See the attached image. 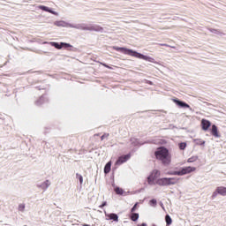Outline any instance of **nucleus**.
Returning <instances> with one entry per match:
<instances>
[{
  "label": "nucleus",
  "mask_w": 226,
  "mask_h": 226,
  "mask_svg": "<svg viewBox=\"0 0 226 226\" xmlns=\"http://www.w3.org/2000/svg\"><path fill=\"white\" fill-rule=\"evenodd\" d=\"M102 66H104L105 68H108L109 70H112V67L107 65V64H102Z\"/></svg>",
  "instance_id": "nucleus-26"
},
{
  "label": "nucleus",
  "mask_w": 226,
  "mask_h": 226,
  "mask_svg": "<svg viewBox=\"0 0 226 226\" xmlns=\"http://www.w3.org/2000/svg\"><path fill=\"white\" fill-rule=\"evenodd\" d=\"M115 192L117 193V195H123V193H124V190H123L119 187H116L115 188Z\"/></svg>",
  "instance_id": "nucleus-17"
},
{
  "label": "nucleus",
  "mask_w": 226,
  "mask_h": 226,
  "mask_svg": "<svg viewBox=\"0 0 226 226\" xmlns=\"http://www.w3.org/2000/svg\"><path fill=\"white\" fill-rule=\"evenodd\" d=\"M25 208H26V205H25V204H20V205L19 206V211H24Z\"/></svg>",
  "instance_id": "nucleus-24"
},
{
  "label": "nucleus",
  "mask_w": 226,
  "mask_h": 226,
  "mask_svg": "<svg viewBox=\"0 0 226 226\" xmlns=\"http://www.w3.org/2000/svg\"><path fill=\"white\" fill-rule=\"evenodd\" d=\"M139 203H135V205L132 207V208L131 209V213H135V211H137Z\"/></svg>",
  "instance_id": "nucleus-22"
},
{
  "label": "nucleus",
  "mask_w": 226,
  "mask_h": 226,
  "mask_svg": "<svg viewBox=\"0 0 226 226\" xmlns=\"http://www.w3.org/2000/svg\"><path fill=\"white\" fill-rule=\"evenodd\" d=\"M174 103H177L178 107H182L183 109H190V106L186 102H183L177 99L173 100Z\"/></svg>",
  "instance_id": "nucleus-9"
},
{
  "label": "nucleus",
  "mask_w": 226,
  "mask_h": 226,
  "mask_svg": "<svg viewBox=\"0 0 226 226\" xmlns=\"http://www.w3.org/2000/svg\"><path fill=\"white\" fill-rule=\"evenodd\" d=\"M110 134L109 133H104L102 137H101V139L102 140H105V139H109Z\"/></svg>",
  "instance_id": "nucleus-23"
},
{
  "label": "nucleus",
  "mask_w": 226,
  "mask_h": 226,
  "mask_svg": "<svg viewBox=\"0 0 226 226\" xmlns=\"http://www.w3.org/2000/svg\"><path fill=\"white\" fill-rule=\"evenodd\" d=\"M82 226H91V225L84 223L82 224Z\"/></svg>",
  "instance_id": "nucleus-31"
},
{
  "label": "nucleus",
  "mask_w": 226,
  "mask_h": 226,
  "mask_svg": "<svg viewBox=\"0 0 226 226\" xmlns=\"http://www.w3.org/2000/svg\"><path fill=\"white\" fill-rule=\"evenodd\" d=\"M113 50L117 52H122V54H125V56H131L132 57H137V59H143V61H148V63H154V58L147 56L146 55L140 54L133 49H130L127 48H121L117 46L112 47Z\"/></svg>",
  "instance_id": "nucleus-1"
},
{
  "label": "nucleus",
  "mask_w": 226,
  "mask_h": 226,
  "mask_svg": "<svg viewBox=\"0 0 226 226\" xmlns=\"http://www.w3.org/2000/svg\"><path fill=\"white\" fill-rule=\"evenodd\" d=\"M105 206H107V201H104L99 207H105Z\"/></svg>",
  "instance_id": "nucleus-28"
},
{
  "label": "nucleus",
  "mask_w": 226,
  "mask_h": 226,
  "mask_svg": "<svg viewBox=\"0 0 226 226\" xmlns=\"http://www.w3.org/2000/svg\"><path fill=\"white\" fill-rule=\"evenodd\" d=\"M109 220H113V222H119V216L117 214H109L108 215Z\"/></svg>",
  "instance_id": "nucleus-12"
},
{
  "label": "nucleus",
  "mask_w": 226,
  "mask_h": 226,
  "mask_svg": "<svg viewBox=\"0 0 226 226\" xmlns=\"http://www.w3.org/2000/svg\"><path fill=\"white\" fill-rule=\"evenodd\" d=\"M199 160L198 156H192L187 160V163H193Z\"/></svg>",
  "instance_id": "nucleus-16"
},
{
  "label": "nucleus",
  "mask_w": 226,
  "mask_h": 226,
  "mask_svg": "<svg viewBox=\"0 0 226 226\" xmlns=\"http://www.w3.org/2000/svg\"><path fill=\"white\" fill-rule=\"evenodd\" d=\"M160 47H170L169 44L160 43Z\"/></svg>",
  "instance_id": "nucleus-27"
},
{
  "label": "nucleus",
  "mask_w": 226,
  "mask_h": 226,
  "mask_svg": "<svg viewBox=\"0 0 226 226\" xmlns=\"http://www.w3.org/2000/svg\"><path fill=\"white\" fill-rule=\"evenodd\" d=\"M194 142H196V144H198L199 146H204V144H206V141L202 139H194Z\"/></svg>",
  "instance_id": "nucleus-20"
},
{
  "label": "nucleus",
  "mask_w": 226,
  "mask_h": 226,
  "mask_svg": "<svg viewBox=\"0 0 226 226\" xmlns=\"http://www.w3.org/2000/svg\"><path fill=\"white\" fill-rule=\"evenodd\" d=\"M76 177H77V179L79 180L80 185H82V183H84V177H82V175L77 173Z\"/></svg>",
  "instance_id": "nucleus-19"
},
{
  "label": "nucleus",
  "mask_w": 226,
  "mask_h": 226,
  "mask_svg": "<svg viewBox=\"0 0 226 226\" xmlns=\"http://www.w3.org/2000/svg\"><path fill=\"white\" fill-rule=\"evenodd\" d=\"M197 170L196 167L193 166H186L181 168L178 171H170L168 172L169 176H186L187 174H192V172H195Z\"/></svg>",
  "instance_id": "nucleus-3"
},
{
  "label": "nucleus",
  "mask_w": 226,
  "mask_h": 226,
  "mask_svg": "<svg viewBox=\"0 0 226 226\" xmlns=\"http://www.w3.org/2000/svg\"><path fill=\"white\" fill-rule=\"evenodd\" d=\"M131 154H128L126 155H122L120 156L117 161L116 162V165H123V163H126V162H128V160L131 158Z\"/></svg>",
  "instance_id": "nucleus-6"
},
{
  "label": "nucleus",
  "mask_w": 226,
  "mask_h": 226,
  "mask_svg": "<svg viewBox=\"0 0 226 226\" xmlns=\"http://www.w3.org/2000/svg\"><path fill=\"white\" fill-rule=\"evenodd\" d=\"M211 133H212L213 137L219 139L220 132H218V127H216V125H215V124L212 125Z\"/></svg>",
  "instance_id": "nucleus-10"
},
{
  "label": "nucleus",
  "mask_w": 226,
  "mask_h": 226,
  "mask_svg": "<svg viewBox=\"0 0 226 226\" xmlns=\"http://www.w3.org/2000/svg\"><path fill=\"white\" fill-rule=\"evenodd\" d=\"M162 173L158 170H154L150 176L147 177L148 185H154V180L158 179Z\"/></svg>",
  "instance_id": "nucleus-5"
},
{
  "label": "nucleus",
  "mask_w": 226,
  "mask_h": 226,
  "mask_svg": "<svg viewBox=\"0 0 226 226\" xmlns=\"http://www.w3.org/2000/svg\"><path fill=\"white\" fill-rule=\"evenodd\" d=\"M95 31H103V27H100L99 29H95Z\"/></svg>",
  "instance_id": "nucleus-30"
},
{
  "label": "nucleus",
  "mask_w": 226,
  "mask_h": 226,
  "mask_svg": "<svg viewBox=\"0 0 226 226\" xmlns=\"http://www.w3.org/2000/svg\"><path fill=\"white\" fill-rule=\"evenodd\" d=\"M211 127V122L209 120L202 119L201 120V128L204 132H207Z\"/></svg>",
  "instance_id": "nucleus-8"
},
{
  "label": "nucleus",
  "mask_w": 226,
  "mask_h": 226,
  "mask_svg": "<svg viewBox=\"0 0 226 226\" xmlns=\"http://www.w3.org/2000/svg\"><path fill=\"white\" fill-rule=\"evenodd\" d=\"M155 157L157 160H160L163 165H170L171 162V156L170 154L169 153V149L162 147L157 149L154 153Z\"/></svg>",
  "instance_id": "nucleus-2"
},
{
  "label": "nucleus",
  "mask_w": 226,
  "mask_h": 226,
  "mask_svg": "<svg viewBox=\"0 0 226 226\" xmlns=\"http://www.w3.org/2000/svg\"><path fill=\"white\" fill-rule=\"evenodd\" d=\"M39 8H40V10H42L43 11H50V10H49V7H47L45 5H40Z\"/></svg>",
  "instance_id": "nucleus-21"
},
{
  "label": "nucleus",
  "mask_w": 226,
  "mask_h": 226,
  "mask_svg": "<svg viewBox=\"0 0 226 226\" xmlns=\"http://www.w3.org/2000/svg\"><path fill=\"white\" fill-rule=\"evenodd\" d=\"M216 195H218V192L215 191V192H213L212 197L215 198L216 197Z\"/></svg>",
  "instance_id": "nucleus-29"
},
{
  "label": "nucleus",
  "mask_w": 226,
  "mask_h": 226,
  "mask_svg": "<svg viewBox=\"0 0 226 226\" xmlns=\"http://www.w3.org/2000/svg\"><path fill=\"white\" fill-rule=\"evenodd\" d=\"M50 45L52 47H55V49H61L63 47H65L68 49V47H72V45L66 43V42H61L60 44L58 42H50Z\"/></svg>",
  "instance_id": "nucleus-7"
},
{
  "label": "nucleus",
  "mask_w": 226,
  "mask_h": 226,
  "mask_svg": "<svg viewBox=\"0 0 226 226\" xmlns=\"http://www.w3.org/2000/svg\"><path fill=\"white\" fill-rule=\"evenodd\" d=\"M130 219L132 220V222H137V220H139V214L132 212Z\"/></svg>",
  "instance_id": "nucleus-14"
},
{
  "label": "nucleus",
  "mask_w": 226,
  "mask_h": 226,
  "mask_svg": "<svg viewBox=\"0 0 226 226\" xmlns=\"http://www.w3.org/2000/svg\"><path fill=\"white\" fill-rule=\"evenodd\" d=\"M165 222H166V225H172V218H170V215H167L165 216Z\"/></svg>",
  "instance_id": "nucleus-15"
},
{
  "label": "nucleus",
  "mask_w": 226,
  "mask_h": 226,
  "mask_svg": "<svg viewBox=\"0 0 226 226\" xmlns=\"http://www.w3.org/2000/svg\"><path fill=\"white\" fill-rule=\"evenodd\" d=\"M150 204H151L152 206H156V200H150Z\"/></svg>",
  "instance_id": "nucleus-25"
},
{
  "label": "nucleus",
  "mask_w": 226,
  "mask_h": 226,
  "mask_svg": "<svg viewBox=\"0 0 226 226\" xmlns=\"http://www.w3.org/2000/svg\"><path fill=\"white\" fill-rule=\"evenodd\" d=\"M141 226H147V224H146V223H142V224H141Z\"/></svg>",
  "instance_id": "nucleus-32"
},
{
  "label": "nucleus",
  "mask_w": 226,
  "mask_h": 226,
  "mask_svg": "<svg viewBox=\"0 0 226 226\" xmlns=\"http://www.w3.org/2000/svg\"><path fill=\"white\" fill-rule=\"evenodd\" d=\"M110 167H112V162H109L104 167V173L109 174L110 172Z\"/></svg>",
  "instance_id": "nucleus-13"
},
{
  "label": "nucleus",
  "mask_w": 226,
  "mask_h": 226,
  "mask_svg": "<svg viewBox=\"0 0 226 226\" xmlns=\"http://www.w3.org/2000/svg\"><path fill=\"white\" fill-rule=\"evenodd\" d=\"M216 192L219 195H222V197H226V187L219 186L216 188Z\"/></svg>",
  "instance_id": "nucleus-11"
},
{
  "label": "nucleus",
  "mask_w": 226,
  "mask_h": 226,
  "mask_svg": "<svg viewBox=\"0 0 226 226\" xmlns=\"http://www.w3.org/2000/svg\"><path fill=\"white\" fill-rule=\"evenodd\" d=\"M177 183H179V178L176 177H162L156 180V185L159 186H170L177 185Z\"/></svg>",
  "instance_id": "nucleus-4"
},
{
  "label": "nucleus",
  "mask_w": 226,
  "mask_h": 226,
  "mask_svg": "<svg viewBox=\"0 0 226 226\" xmlns=\"http://www.w3.org/2000/svg\"><path fill=\"white\" fill-rule=\"evenodd\" d=\"M178 147L181 151H185V149H186V143L185 142L179 143Z\"/></svg>",
  "instance_id": "nucleus-18"
}]
</instances>
